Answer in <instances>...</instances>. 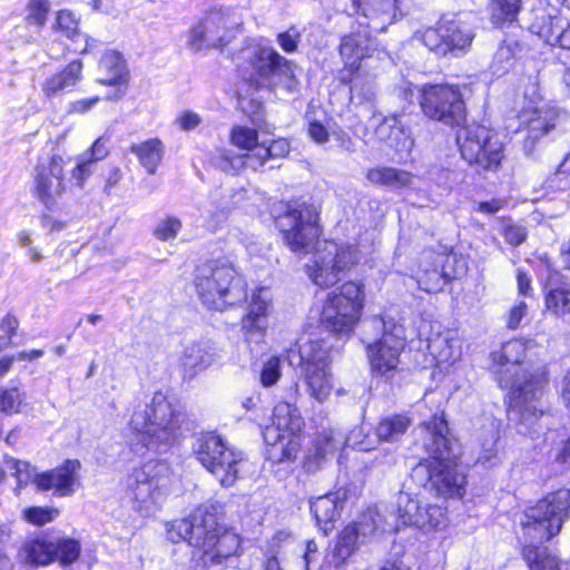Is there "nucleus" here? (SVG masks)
Instances as JSON below:
<instances>
[{
	"mask_svg": "<svg viewBox=\"0 0 570 570\" xmlns=\"http://www.w3.org/2000/svg\"><path fill=\"white\" fill-rule=\"evenodd\" d=\"M317 222L315 208L299 204L288 206L279 217L278 227L291 250L305 254L316 249L311 263L306 264V272L314 284L330 287L360 262L361 255L354 244L318 242L321 229Z\"/></svg>",
	"mask_w": 570,
	"mask_h": 570,
	"instance_id": "obj_1",
	"label": "nucleus"
},
{
	"mask_svg": "<svg viewBox=\"0 0 570 570\" xmlns=\"http://www.w3.org/2000/svg\"><path fill=\"white\" fill-rule=\"evenodd\" d=\"M168 538L173 542L187 541L204 567L222 564L240 547L239 537L219 523L214 505L199 508L189 518L174 521Z\"/></svg>",
	"mask_w": 570,
	"mask_h": 570,
	"instance_id": "obj_2",
	"label": "nucleus"
},
{
	"mask_svg": "<svg viewBox=\"0 0 570 570\" xmlns=\"http://www.w3.org/2000/svg\"><path fill=\"white\" fill-rule=\"evenodd\" d=\"M184 422L180 406L157 391L149 403L134 410L128 426L147 446L166 450L180 440Z\"/></svg>",
	"mask_w": 570,
	"mask_h": 570,
	"instance_id": "obj_3",
	"label": "nucleus"
},
{
	"mask_svg": "<svg viewBox=\"0 0 570 570\" xmlns=\"http://www.w3.org/2000/svg\"><path fill=\"white\" fill-rule=\"evenodd\" d=\"M423 446L432 456L420 463L415 472L428 476V481L438 494L461 497L462 478L454 472L456 464L452 461V444L446 436V422L441 416H433L421 426Z\"/></svg>",
	"mask_w": 570,
	"mask_h": 570,
	"instance_id": "obj_4",
	"label": "nucleus"
},
{
	"mask_svg": "<svg viewBox=\"0 0 570 570\" xmlns=\"http://www.w3.org/2000/svg\"><path fill=\"white\" fill-rule=\"evenodd\" d=\"M546 383L547 373L543 370L531 374V379L524 383L513 382L507 373L500 377V386L509 390V413L511 420L517 421L520 434L534 439L547 429V424L542 423L546 412L540 401Z\"/></svg>",
	"mask_w": 570,
	"mask_h": 570,
	"instance_id": "obj_5",
	"label": "nucleus"
},
{
	"mask_svg": "<svg viewBox=\"0 0 570 570\" xmlns=\"http://www.w3.org/2000/svg\"><path fill=\"white\" fill-rule=\"evenodd\" d=\"M194 284L200 301L209 309L224 311L246 297L244 281L227 262L209 261L199 265Z\"/></svg>",
	"mask_w": 570,
	"mask_h": 570,
	"instance_id": "obj_6",
	"label": "nucleus"
},
{
	"mask_svg": "<svg viewBox=\"0 0 570 570\" xmlns=\"http://www.w3.org/2000/svg\"><path fill=\"white\" fill-rule=\"evenodd\" d=\"M303 424L298 409L287 402H279L274 406L271 423L259 422L272 461L282 463L296 459L301 448L297 434Z\"/></svg>",
	"mask_w": 570,
	"mask_h": 570,
	"instance_id": "obj_7",
	"label": "nucleus"
},
{
	"mask_svg": "<svg viewBox=\"0 0 570 570\" xmlns=\"http://www.w3.org/2000/svg\"><path fill=\"white\" fill-rule=\"evenodd\" d=\"M364 306L363 282L347 281L326 295L320 313V322L333 333L348 335L358 324Z\"/></svg>",
	"mask_w": 570,
	"mask_h": 570,
	"instance_id": "obj_8",
	"label": "nucleus"
},
{
	"mask_svg": "<svg viewBox=\"0 0 570 570\" xmlns=\"http://www.w3.org/2000/svg\"><path fill=\"white\" fill-rule=\"evenodd\" d=\"M171 471L165 462H147L134 469L127 479L132 509L144 517L155 513L170 485Z\"/></svg>",
	"mask_w": 570,
	"mask_h": 570,
	"instance_id": "obj_9",
	"label": "nucleus"
},
{
	"mask_svg": "<svg viewBox=\"0 0 570 570\" xmlns=\"http://www.w3.org/2000/svg\"><path fill=\"white\" fill-rule=\"evenodd\" d=\"M196 459L223 487L235 484L240 472L243 453L230 448L217 434H202L194 446Z\"/></svg>",
	"mask_w": 570,
	"mask_h": 570,
	"instance_id": "obj_10",
	"label": "nucleus"
},
{
	"mask_svg": "<svg viewBox=\"0 0 570 570\" xmlns=\"http://www.w3.org/2000/svg\"><path fill=\"white\" fill-rule=\"evenodd\" d=\"M569 514L570 490L560 489L527 510L523 529L532 539L548 541L561 531Z\"/></svg>",
	"mask_w": 570,
	"mask_h": 570,
	"instance_id": "obj_11",
	"label": "nucleus"
},
{
	"mask_svg": "<svg viewBox=\"0 0 570 570\" xmlns=\"http://www.w3.org/2000/svg\"><path fill=\"white\" fill-rule=\"evenodd\" d=\"M250 65V81L257 87L268 88L276 94H293L297 90V80L289 61L271 47L255 49Z\"/></svg>",
	"mask_w": 570,
	"mask_h": 570,
	"instance_id": "obj_12",
	"label": "nucleus"
},
{
	"mask_svg": "<svg viewBox=\"0 0 570 570\" xmlns=\"http://www.w3.org/2000/svg\"><path fill=\"white\" fill-rule=\"evenodd\" d=\"M396 504L397 520L423 533L442 531L449 524L446 509L428 502L419 493L400 492Z\"/></svg>",
	"mask_w": 570,
	"mask_h": 570,
	"instance_id": "obj_13",
	"label": "nucleus"
},
{
	"mask_svg": "<svg viewBox=\"0 0 570 570\" xmlns=\"http://www.w3.org/2000/svg\"><path fill=\"white\" fill-rule=\"evenodd\" d=\"M367 325L374 331H382V336L366 346L372 370L380 374L395 371L400 364V355L405 347L402 326L392 324L387 327L383 318L377 316L371 318Z\"/></svg>",
	"mask_w": 570,
	"mask_h": 570,
	"instance_id": "obj_14",
	"label": "nucleus"
},
{
	"mask_svg": "<svg viewBox=\"0 0 570 570\" xmlns=\"http://www.w3.org/2000/svg\"><path fill=\"white\" fill-rule=\"evenodd\" d=\"M238 24L239 19L230 11L212 10L189 30L187 45L193 51L224 47Z\"/></svg>",
	"mask_w": 570,
	"mask_h": 570,
	"instance_id": "obj_15",
	"label": "nucleus"
},
{
	"mask_svg": "<svg viewBox=\"0 0 570 570\" xmlns=\"http://www.w3.org/2000/svg\"><path fill=\"white\" fill-rule=\"evenodd\" d=\"M420 105L424 115L450 127L463 120V100L459 86L425 85Z\"/></svg>",
	"mask_w": 570,
	"mask_h": 570,
	"instance_id": "obj_16",
	"label": "nucleus"
},
{
	"mask_svg": "<svg viewBox=\"0 0 570 570\" xmlns=\"http://www.w3.org/2000/svg\"><path fill=\"white\" fill-rule=\"evenodd\" d=\"M503 157V144L493 129L476 124L465 127V161L479 170L495 171Z\"/></svg>",
	"mask_w": 570,
	"mask_h": 570,
	"instance_id": "obj_17",
	"label": "nucleus"
},
{
	"mask_svg": "<svg viewBox=\"0 0 570 570\" xmlns=\"http://www.w3.org/2000/svg\"><path fill=\"white\" fill-rule=\"evenodd\" d=\"M66 161L60 155L40 160L33 174V195L47 208L57 205L67 190Z\"/></svg>",
	"mask_w": 570,
	"mask_h": 570,
	"instance_id": "obj_18",
	"label": "nucleus"
},
{
	"mask_svg": "<svg viewBox=\"0 0 570 570\" xmlns=\"http://www.w3.org/2000/svg\"><path fill=\"white\" fill-rule=\"evenodd\" d=\"M289 149V141L285 138L264 140L262 147L255 154H235L224 149L217 156L216 163L226 173L239 171L245 167L257 170L269 159L286 157Z\"/></svg>",
	"mask_w": 570,
	"mask_h": 570,
	"instance_id": "obj_19",
	"label": "nucleus"
},
{
	"mask_svg": "<svg viewBox=\"0 0 570 570\" xmlns=\"http://www.w3.org/2000/svg\"><path fill=\"white\" fill-rule=\"evenodd\" d=\"M537 347V344L532 340H512L504 343L500 351L491 353L493 366L495 367L494 373L497 380L500 383V377L507 373L515 383H524L531 379V374H534L538 370H543L544 366H537L532 372L520 368L527 352H530Z\"/></svg>",
	"mask_w": 570,
	"mask_h": 570,
	"instance_id": "obj_20",
	"label": "nucleus"
},
{
	"mask_svg": "<svg viewBox=\"0 0 570 570\" xmlns=\"http://www.w3.org/2000/svg\"><path fill=\"white\" fill-rule=\"evenodd\" d=\"M273 309V298L268 288H255L248 301L246 314L242 317L240 327L247 343H259L268 328V316Z\"/></svg>",
	"mask_w": 570,
	"mask_h": 570,
	"instance_id": "obj_21",
	"label": "nucleus"
},
{
	"mask_svg": "<svg viewBox=\"0 0 570 570\" xmlns=\"http://www.w3.org/2000/svg\"><path fill=\"white\" fill-rule=\"evenodd\" d=\"M80 469L79 460L68 459L55 469L41 471L38 492H52L59 498L71 497L80 485Z\"/></svg>",
	"mask_w": 570,
	"mask_h": 570,
	"instance_id": "obj_22",
	"label": "nucleus"
},
{
	"mask_svg": "<svg viewBox=\"0 0 570 570\" xmlns=\"http://www.w3.org/2000/svg\"><path fill=\"white\" fill-rule=\"evenodd\" d=\"M463 39L459 17L444 16L436 28H429L422 33V42L433 52L445 56L459 48Z\"/></svg>",
	"mask_w": 570,
	"mask_h": 570,
	"instance_id": "obj_23",
	"label": "nucleus"
},
{
	"mask_svg": "<svg viewBox=\"0 0 570 570\" xmlns=\"http://www.w3.org/2000/svg\"><path fill=\"white\" fill-rule=\"evenodd\" d=\"M529 29L544 43L570 50V22L561 13L537 14Z\"/></svg>",
	"mask_w": 570,
	"mask_h": 570,
	"instance_id": "obj_24",
	"label": "nucleus"
},
{
	"mask_svg": "<svg viewBox=\"0 0 570 570\" xmlns=\"http://www.w3.org/2000/svg\"><path fill=\"white\" fill-rule=\"evenodd\" d=\"M220 358L217 347L209 341L196 342L184 348L180 364L185 376L191 379Z\"/></svg>",
	"mask_w": 570,
	"mask_h": 570,
	"instance_id": "obj_25",
	"label": "nucleus"
},
{
	"mask_svg": "<svg viewBox=\"0 0 570 570\" xmlns=\"http://www.w3.org/2000/svg\"><path fill=\"white\" fill-rule=\"evenodd\" d=\"M370 40L365 35H348L342 39L340 53L344 60V69L341 71V80L350 82L351 76L361 67V61L371 57Z\"/></svg>",
	"mask_w": 570,
	"mask_h": 570,
	"instance_id": "obj_26",
	"label": "nucleus"
},
{
	"mask_svg": "<svg viewBox=\"0 0 570 570\" xmlns=\"http://www.w3.org/2000/svg\"><path fill=\"white\" fill-rule=\"evenodd\" d=\"M297 353L302 372L331 366V351L322 340H301L297 345Z\"/></svg>",
	"mask_w": 570,
	"mask_h": 570,
	"instance_id": "obj_27",
	"label": "nucleus"
},
{
	"mask_svg": "<svg viewBox=\"0 0 570 570\" xmlns=\"http://www.w3.org/2000/svg\"><path fill=\"white\" fill-rule=\"evenodd\" d=\"M52 541L37 537L21 543L17 559L20 563L30 567L48 566L52 562Z\"/></svg>",
	"mask_w": 570,
	"mask_h": 570,
	"instance_id": "obj_28",
	"label": "nucleus"
},
{
	"mask_svg": "<svg viewBox=\"0 0 570 570\" xmlns=\"http://www.w3.org/2000/svg\"><path fill=\"white\" fill-rule=\"evenodd\" d=\"M82 63L79 60L70 62L61 71L51 75L42 83V92L47 98H53L71 90L81 79Z\"/></svg>",
	"mask_w": 570,
	"mask_h": 570,
	"instance_id": "obj_29",
	"label": "nucleus"
},
{
	"mask_svg": "<svg viewBox=\"0 0 570 570\" xmlns=\"http://www.w3.org/2000/svg\"><path fill=\"white\" fill-rule=\"evenodd\" d=\"M341 509L342 501L335 493L321 495L311 501V512L325 534L332 529V523L338 518Z\"/></svg>",
	"mask_w": 570,
	"mask_h": 570,
	"instance_id": "obj_30",
	"label": "nucleus"
},
{
	"mask_svg": "<svg viewBox=\"0 0 570 570\" xmlns=\"http://www.w3.org/2000/svg\"><path fill=\"white\" fill-rule=\"evenodd\" d=\"M376 136L396 149H410L413 141L396 115L384 117L375 130Z\"/></svg>",
	"mask_w": 570,
	"mask_h": 570,
	"instance_id": "obj_31",
	"label": "nucleus"
},
{
	"mask_svg": "<svg viewBox=\"0 0 570 570\" xmlns=\"http://www.w3.org/2000/svg\"><path fill=\"white\" fill-rule=\"evenodd\" d=\"M99 81L108 86H126L128 71L122 58L115 51L106 52L99 63Z\"/></svg>",
	"mask_w": 570,
	"mask_h": 570,
	"instance_id": "obj_32",
	"label": "nucleus"
},
{
	"mask_svg": "<svg viewBox=\"0 0 570 570\" xmlns=\"http://www.w3.org/2000/svg\"><path fill=\"white\" fill-rule=\"evenodd\" d=\"M557 114L551 109H539L530 118L528 124V137L524 140V149L530 154L533 145L541 137L554 129Z\"/></svg>",
	"mask_w": 570,
	"mask_h": 570,
	"instance_id": "obj_33",
	"label": "nucleus"
},
{
	"mask_svg": "<svg viewBox=\"0 0 570 570\" xmlns=\"http://www.w3.org/2000/svg\"><path fill=\"white\" fill-rule=\"evenodd\" d=\"M366 178L374 185L403 188L411 184L412 174L394 167H374L367 170Z\"/></svg>",
	"mask_w": 570,
	"mask_h": 570,
	"instance_id": "obj_34",
	"label": "nucleus"
},
{
	"mask_svg": "<svg viewBox=\"0 0 570 570\" xmlns=\"http://www.w3.org/2000/svg\"><path fill=\"white\" fill-rule=\"evenodd\" d=\"M4 464L6 468L17 480V487L14 488V493L17 495H19L21 489H23L28 484H33L36 490L38 491V479H40L41 471H38V469L35 465H32L30 462L17 460L9 456L4 458Z\"/></svg>",
	"mask_w": 570,
	"mask_h": 570,
	"instance_id": "obj_35",
	"label": "nucleus"
},
{
	"mask_svg": "<svg viewBox=\"0 0 570 570\" xmlns=\"http://www.w3.org/2000/svg\"><path fill=\"white\" fill-rule=\"evenodd\" d=\"M302 373L308 387L309 395L320 403L324 402L333 389L330 367L307 370Z\"/></svg>",
	"mask_w": 570,
	"mask_h": 570,
	"instance_id": "obj_36",
	"label": "nucleus"
},
{
	"mask_svg": "<svg viewBox=\"0 0 570 570\" xmlns=\"http://www.w3.org/2000/svg\"><path fill=\"white\" fill-rule=\"evenodd\" d=\"M130 150L138 157L140 164L149 174L156 173L164 155V147L159 139L154 138L132 145Z\"/></svg>",
	"mask_w": 570,
	"mask_h": 570,
	"instance_id": "obj_37",
	"label": "nucleus"
},
{
	"mask_svg": "<svg viewBox=\"0 0 570 570\" xmlns=\"http://www.w3.org/2000/svg\"><path fill=\"white\" fill-rule=\"evenodd\" d=\"M364 541L358 535L355 525L347 524L337 537L333 551V558L336 566L345 562Z\"/></svg>",
	"mask_w": 570,
	"mask_h": 570,
	"instance_id": "obj_38",
	"label": "nucleus"
},
{
	"mask_svg": "<svg viewBox=\"0 0 570 570\" xmlns=\"http://www.w3.org/2000/svg\"><path fill=\"white\" fill-rule=\"evenodd\" d=\"M411 425V420L405 415H392L379 422L375 434L380 441L395 442Z\"/></svg>",
	"mask_w": 570,
	"mask_h": 570,
	"instance_id": "obj_39",
	"label": "nucleus"
},
{
	"mask_svg": "<svg viewBox=\"0 0 570 570\" xmlns=\"http://www.w3.org/2000/svg\"><path fill=\"white\" fill-rule=\"evenodd\" d=\"M522 553L530 570H560L558 558L551 554L547 548L525 546Z\"/></svg>",
	"mask_w": 570,
	"mask_h": 570,
	"instance_id": "obj_40",
	"label": "nucleus"
},
{
	"mask_svg": "<svg viewBox=\"0 0 570 570\" xmlns=\"http://www.w3.org/2000/svg\"><path fill=\"white\" fill-rule=\"evenodd\" d=\"M229 141L234 147L246 151V154H255L262 147L258 131L243 125H236L230 129Z\"/></svg>",
	"mask_w": 570,
	"mask_h": 570,
	"instance_id": "obj_41",
	"label": "nucleus"
},
{
	"mask_svg": "<svg viewBox=\"0 0 570 570\" xmlns=\"http://www.w3.org/2000/svg\"><path fill=\"white\" fill-rule=\"evenodd\" d=\"M52 562L58 561L62 567L75 563L81 552L80 542L69 537H61L52 541Z\"/></svg>",
	"mask_w": 570,
	"mask_h": 570,
	"instance_id": "obj_42",
	"label": "nucleus"
},
{
	"mask_svg": "<svg viewBox=\"0 0 570 570\" xmlns=\"http://www.w3.org/2000/svg\"><path fill=\"white\" fill-rule=\"evenodd\" d=\"M482 453L479 461L490 462L497 455V443L499 440V428L494 420L487 419L478 435Z\"/></svg>",
	"mask_w": 570,
	"mask_h": 570,
	"instance_id": "obj_43",
	"label": "nucleus"
},
{
	"mask_svg": "<svg viewBox=\"0 0 570 570\" xmlns=\"http://www.w3.org/2000/svg\"><path fill=\"white\" fill-rule=\"evenodd\" d=\"M546 307L556 316L570 314V284L550 288L546 295Z\"/></svg>",
	"mask_w": 570,
	"mask_h": 570,
	"instance_id": "obj_44",
	"label": "nucleus"
},
{
	"mask_svg": "<svg viewBox=\"0 0 570 570\" xmlns=\"http://www.w3.org/2000/svg\"><path fill=\"white\" fill-rule=\"evenodd\" d=\"M27 406L26 393L18 387L0 389V412L4 415L21 413Z\"/></svg>",
	"mask_w": 570,
	"mask_h": 570,
	"instance_id": "obj_45",
	"label": "nucleus"
},
{
	"mask_svg": "<svg viewBox=\"0 0 570 570\" xmlns=\"http://www.w3.org/2000/svg\"><path fill=\"white\" fill-rule=\"evenodd\" d=\"M59 515V510L53 507H28L21 511L22 519L32 525L42 527L52 522Z\"/></svg>",
	"mask_w": 570,
	"mask_h": 570,
	"instance_id": "obj_46",
	"label": "nucleus"
},
{
	"mask_svg": "<svg viewBox=\"0 0 570 570\" xmlns=\"http://www.w3.org/2000/svg\"><path fill=\"white\" fill-rule=\"evenodd\" d=\"M183 228L181 220L176 216L161 218L154 228V236L160 242L174 240Z\"/></svg>",
	"mask_w": 570,
	"mask_h": 570,
	"instance_id": "obj_47",
	"label": "nucleus"
},
{
	"mask_svg": "<svg viewBox=\"0 0 570 570\" xmlns=\"http://www.w3.org/2000/svg\"><path fill=\"white\" fill-rule=\"evenodd\" d=\"M26 10L27 23L42 28L47 21L50 2L49 0H29Z\"/></svg>",
	"mask_w": 570,
	"mask_h": 570,
	"instance_id": "obj_48",
	"label": "nucleus"
},
{
	"mask_svg": "<svg viewBox=\"0 0 570 570\" xmlns=\"http://www.w3.org/2000/svg\"><path fill=\"white\" fill-rule=\"evenodd\" d=\"M493 17L501 22L513 21L520 9L521 0H492Z\"/></svg>",
	"mask_w": 570,
	"mask_h": 570,
	"instance_id": "obj_49",
	"label": "nucleus"
},
{
	"mask_svg": "<svg viewBox=\"0 0 570 570\" xmlns=\"http://www.w3.org/2000/svg\"><path fill=\"white\" fill-rule=\"evenodd\" d=\"M380 515L374 511H367L363 513L357 522L351 523L355 525L358 535L364 541L366 538L373 535L379 527Z\"/></svg>",
	"mask_w": 570,
	"mask_h": 570,
	"instance_id": "obj_50",
	"label": "nucleus"
},
{
	"mask_svg": "<svg viewBox=\"0 0 570 570\" xmlns=\"http://www.w3.org/2000/svg\"><path fill=\"white\" fill-rule=\"evenodd\" d=\"M53 29L61 31L68 38H72L78 32V21L70 11L61 10L57 13Z\"/></svg>",
	"mask_w": 570,
	"mask_h": 570,
	"instance_id": "obj_51",
	"label": "nucleus"
},
{
	"mask_svg": "<svg viewBox=\"0 0 570 570\" xmlns=\"http://www.w3.org/2000/svg\"><path fill=\"white\" fill-rule=\"evenodd\" d=\"M341 441L335 440L333 435L321 434L315 444V465H318V462L325 459L328 454H333L337 446L341 444Z\"/></svg>",
	"mask_w": 570,
	"mask_h": 570,
	"instance_id": "obj_52",
	"label": "nucleus"
},
{
	"mask_svg": "<svg viewBox=\"0 0 570 570\" xmlns=\"http://www.w3.org/2000/svg\"><path fill=\"white\" fill-rule=\"evenodd\" d=\"M352 98L358 102H371L376 96V88L373 81H362L356 79L351 87Z\"/></svg>",
	"mask_w": 570,
	"mask_h": 570,
	"instance_id": "obj_53",
	"label": "nucleus"
},
{
	"mask_svg": "<svg viewBox=\"0 0 570 570\" xmlns=\"http://www.w3.org/2000/svg\"><path fill=\"white\" fill-rule=\"evenodd\" d=\"M281 377V360L278 357H271L264 363L261 372V382L264 386L269 387L274 385Z\"/></svg>",
	"mask_w": 570,
	"mask_h": 570,
	"instance_id": "obj_54",
	"label": "nucleus"
},
{
	"mask_svg": "<svg viewBox=\"0 0 570 570\" xmlns=\"http://www.w3.org/2000/svg\"><path fill=\"white\" fill-rule=\"evenodd\" d=\"M92 166V159H87L86 156H82L71 170V179L78 188H83L86 180L91 175Z\"/></svg>",
	"mask_w": 570,
	"mask_h": 570,
	"instance_id": "obj_55",
	"label": "nucleus"
},
{
	"mask_svg": "<svg viewBox=\"0 0 570 570\" xmlns=\"http://www.w3.org/2000/svg\"><path fill=\"white\" fill-rule=\"evenodd\" d=\"M504 239L512 246H519L527 239V229L521 225L508 224L502 229Z\"/></svg>",
	"mask_w": 570,
	"mask_h": 570,
	"instance_id": "obj_56",
	"label": "nucleus"
},
{
	"mask_svg": "<svg viewBox=\"0 0 570 570\" xmlns=\"http://www.w3.org/2000/svg\"><path fill=\"white\" fill-rule=\"evenodd\" d=\"M424 275L419 279L420 287L431 292L436 291L439 287V281L443 277L436 267L433 269H423Z\"/></svg>",
	"mask_w": 570,
	"mask_h": 570,
	"instance_id": "obj_57",
	"label": "nucleus"
},
{
	"mask_svg": "<svg viewBox=\"0 0 570 570\" xmlns=\"http://www.w3.org/2000/svg\"><path fill=\"white\" fill-rule=\"evenodd\" d=\"M528 312V305L525 302L520 301L518 304H515L509 312L508 316V327L511 330H514L519 327L522 318L525 316Z\"/></svg>",
	"mask_w": 570,
	"mask_h": 570,
	"instance_id": "obj_58",
	"label": "nucleus"
},
{
	"mask_svg": "<svg viewBox=\"0 0 570 570\" xmlns=\"http://www.w3.org/2000/svg\"><path fill=\"white\" fill-rule=\"evenodd\" d=\"M176 121L181 130L189 131L200 125L202 118L196 112L184 111L177 117Z\"/></svg>",
	"mask_w": 570,
	"mask_h": 570,
	"instance_id": "obj_59",
	"label": "nucleus"
},
{
	"mask_svg": "<svg viewBox=\"0 0 570 570\" xmlns=\"http://www.w3.org/2000/svg\"><path fill=\"white\" fill-rule=\"evenodd\" d=\"M277 39L281 48L284 51L293 52L296 50L298 33L294 29L279 33Z\"/></svg>",
	"mask_w": 570,
	"mask_h": 570,
	"instance_id": "obj_60",
	"label": "nucleus"
},
{
	"mask_svg": "<svg viewBox=\"0 0 570 570\" xmlns=\"http://www.w3.org/2000/svg\"><path fill=\"white\" fill-rule=\"evenodd\" d=\"M98 101H99V97L83 98V99L72 101L69 105L68 112L69 114H86L89 110H91Z\"/></svg>",
	"mask_w": 570,
	"mask_h": 570,
	"instance_id": "obj_61",
	"label": "nucleus"
},
{
	"mask_svg": "<svg viewBox=\"0 0 570 570\" xmlns=\"http://www.w3.org/2000/svg\"><path fill=\"white\" fill-rule=\"evenodd\" d=\"M308 135L317 144H324L328 140L327 129L317 121L309 122Z\"/></svg>",
	"mask_w": 570,
	"mask_h": 570,
	"instance_id": "obj_62",
	"label": "nucleus"
},
{
	"mask_svg": "<svg viewBox=\"0 0 570 570\" xmlns=\"http://www.w3.org/2000/svg\"><path fill=\"white\" fill-rule=\"evenodd\" d=\"M19 322L13 315H6L0 323V328L8 335L6 346L10 345L11 337L16 334Z\"/></svg>",
	"mask_w": 570,
	"mask_h": 570,
	"instance_id": "obj_63",
	"label": "nucleus"
},
{
	"mask_svg": "<svg viewBox=\"0 0 570 570\" xmlns=\"http://www.w3.org/2000/svg\"><path fill=\"white\" fill-rule=\"evenodd\" d=\"M108 154L106 142L102 138H98L91 146L89 155H85L87 159H92V164L105 158Z\"/></svg>",
	"mask_w": 570,
	"mask_h": 570,
	"instance_id": "obj_64",
	"label": "nucleus"
}]
</instances>
